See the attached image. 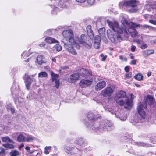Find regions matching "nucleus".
<instances>
[{
    "label": "nucleus",
    "instance_id": "obj_28",
    "mask_svg": "<svg viewBox=\"0 0 156 156\" xmlns=\"http://www.w3.org/2000/svg\"><path fill=\"white\" fill-rule=\"evenodd\" d=\"M98 32L101 36L103 37L105 34V29L104 27L100 28L98 30Z\"/></svg>",
    "mask_w": 156,
    "mask_h": 156
},
{
    "label": "nucleus",
    "instance_id": "obj_63",
    "mask_svg": "<svg viewBox=\"0 0 156 156\" xmlns=\"http://www.w3.org/2000/svg\"><path fill=\"white\" fill-rule=\"evenodd\" d=\"M96 102L97 103H101V101H100V100H97V101H96Z\"/></svg>",
    "mask_w": 156,
    "mask_h": 156
},
{
    "label": "nucleus",
    "instance_id": "obj_2",
    "mask_svg": "<svg viewBox=\"0 0 156 156\" xmlns=\"http://www.w3.org/2000/svg\"><path fill=\"white\" fill-rule=\"evenodd\" d=\"M62 35L64 38L68 41L66 44H64L65 48L72 55H76L77 52L74 49V47H75L77 49H79L80 46L74 39L73 31L71 29L64 30L62 32Z\"/></svg>",
    "mask_w": 156,
    "mask_h": 156
},
{
    "label": "nucleus",
    "instance_id": "obj_52",
    "mask_svg": "<svg viewBox=\"0 0 156 156\" xmlns=\"http://www.w3.org/2000/svg\"><path fill=\"white\" fill-rule=\"evenodd\" d=\"M136 49V47L135 46L132 45L131 46V51L132 52H134L135 51Z\"/></svg>",
    "mask_w": 156,
    "mask_h": 156
},
{
    "label": "nucleus",
    "instance_id": "obj_60",
    "mask_svg": "<svg viewBox=\"0 0 156 156\" xmlns=\"http://www.w3.org/2000/svg\"><path fill=\"white\" fill-rule=\"evenodd\" d=\"M91 128L92 129V130H94L95 131H98V128H96L95 129H94L93 128H94V127H93V126H92L91 127Z\"/></svg>",
    "mask_w": 156,
    "mask_h": 156
},
{
    "label": "nucleus",
    "instance_id": "obj_40",
    "mask_svg": "<svg viewBox=\"0 0 156 156\" xmlns=\"http://www.w3.org/2000/svg\"><path fill=\"white\" fill-rule=\"evenodd\" d=\"M119 119L121 120L124 121L126 120L127 118V115L126 114L124 115L121 116L120 115L119 117Z\"/></svg>",
    "mask_w": 156,
    "mask_h": 156
},
{
    "label": "nucleus",
    "instance_id": "obj_6",
    "mask_svg": "<svg viewBox=\"0 0 156 156\" xmlns=\"http://www.w3.org/2000/svg\"><path fill=\"white\" fill-rule=\"evenodd\" d=\"M115 89L114 85H110L101 91V95L105 97L110 96Z\"/></svg>",
    "mask_w": 156,
    "mask_h": 156
},
{
    "label": "nucleus",
    "instance_id": "obj_51",
    "mask_svg": "<svg viewBox=\"0 0 156 156\" xmlns=\"http://www.w3.org/2000/svg\"><path fill=\"white\" fill-rule=\"evenodd\" d=\"M136 59H134L132 60L130 62V64L132 65H135L136 64Z\"/></svg>",
    "mask_w": 156,
    "mask_h": 156
},
{
    "label": "nucleus",
    "instance_id": "obj_62",
    "mask_svg": "<svg viewBox=\"0 0 156 156\" xmlns=\"http://www.w3.org/2000/svg\"><path fill=\"white\" fill-rule=\"evenodd\" d=\"M52 60L53 62H56V59H55V58L53 57L52 58Z\"/></svg>",
    "mask_w": 156,
    "mask_h": 156
},
{
    "label": "nucleus",
    "instance_id": "obj_59",
    "mask_svg": "<svg viewBox=\"0 0 156 156\" xmlns=\"http://www.w3.org/2000/svg\"><path fill=\"white\" fill-rule=\"evenodd\" d=\"M24 146V144H23V143H21V145H20V146H19V149H21V148L23 147Z\"/></svg>",
    "mask_w": 156,
    "mask_h": 156
},
{
    "label": "nucleus",
    "instance_id": "obj_55",
    "mask_svg": "<svg viewBox=\"0 0 156 156\" xmlns=\"http://www.w3.org/2000/svg\"><path fill=\"white\" fill-rule=\"evenodd\" d=\"M140 146H142L144 147H148V145L147 144H145L144 143H140Z\"/></svg>",
    "mask_w": 156,
    "mask_h": 156
},
{
    "label": "nucleus",
    "instance_id": "obj_34",
    "mask_svg": "<svg viewBox=\"0 0 156 156\" xmlns=\"http://www.w3.org/2000/svg\"><path fill=\"white\" fill-rule=\"evenodd\" d=\"M51 149V146L46 147L44 148V153L46 154H48L49 153V151H50Z\"/></svg>",
    "mask_w": 156,
    "mask_h": 156
},
{
    "label": "nucleus",
    "instance_id": "obj_38",
    "mask_svg": "<svg viewBox=\"0 0 156 156\" xmlns=\"http://www.w3.org/2000/svg\"><path fill=\"white\" fill-rule=\"evenodd\" d=\"M65 151L67 153H69L70 151L72 150L73 149V147H66L65 148Z\"/></svg>",
    "mask_w": 156,
    "mask_h": 156
},
{
    "label": "nucleus",
    "instance_id": "obj_54",
    "mask_svg": "<svg viewBox=\"0 0 156 156\" xmlns=\"http://www.w3.org/2000/svg\"><path fill=\"white\" fill-rule=\"evenodd\" d=\"M124 69L125 71L126 72H129V68L128 66H126Z\"/></svg>",
    "mask_w": 156,
    "mask_h": 156
},
{
    "label": "nucleus",
    "instance_id": "obj_8",
    "mask_svg": "<svg viewBox=\"0 0 156 156\" xmlns=\"http://www.w3.org/2000/svg\"><path fill=\"white\" fill-rule=\"evenodd\" d=\"M144 101V103H141L145 104H148L150 105H155V102L154 101V98L151 95H148L147 97H145Z\"/></svg>",
    "mask_w": 156,
    "mask_h": 156
},
{
    "label": "nucleus",
    "instance_id": "obj_7",
    "mask_svg": "<svg viewBox=\"0 0 156 156\" xmlns=\"http://www.w3.org/2000/svg\"><path fill=\"white\" fill-rule=\"evenodd\" d=\"M36 74L32 75L30 76L28 75H25V83L26 88L28 90H29L30 85L32 81L34 82V83L36 84V80L34 78H31V76L33 77L35 76Z\"/></svg>",
    "mask_w": 156,
    "mask_h": 156
},
{
    "label": "nucleus",
    "instance_id": "obj_10",
    "mask_svg": "<svg viewBox=\"0 0 156 156\" xmlns=\"http://www.w3.org/2000/svg\"><path fill=\"white\" fill-rule=\"evenodd\" d=\"M74 143L82 148L85 147L87 145V143L85 142L84 139L81 137L77 138L75 141Z\"/></svg>",
    "mask_w": 156,
    "mask_h": 156
},
{
    "label": "nucleus",
    "instance_id": "obj_24",
    "mask_svg": "<svg viewBox=\"0 0 156 156\" xmlns=\"http://www.w3.org/2000/svg\"><path fill=\"white\" fill-rule=\"evenodd\" d=\"M35 140V137L31 135H28L27 137H25V141L27 142H32Z\"/></svg>",
    "mask_w": 156,
    "mask_h": 156
},
{
    "label": "nucleus",
    "instance_id": "obj_41",
    "mask_svg": "<svg viewBox=\"0 0 156 156\" xmlns=\"http://www.w3.org/2000/svg\"><path fill=\"white\" fill-rule=\"evenodd\" d=\"M139 25V26H138V27H140V25ZM140 27H142V28H148V29H150L151 28H152V27L151 26H149L148 25H146V24H144L142 26H141Z\"/></svg>",
    "mask_w": 156,
    "mask_h": 156
},
{
    "label": "nucleus",
    "instance_id": "obj_48",
    "mask_svg": "<svg viewBox=\"0 0 156 156\" xmlns=\"http://www.w3.org/2000/svg\"><path fill=\"white\" fill-rule=\"evenodd\" d=\"M147 44H143L141 46V48L143 49H145V48H147Z\"/></svg>",
    "mask_w": 156,
    "mask_h": 156
},
{
    "label": "nucleus",
    "instance_id": "obj_16",
    "mask_svg": "<svg viewBox=\"0 0 156 156\" xmlns=\"http://www.w3.org/2000/svg\"><path fill=\"white\" fill-rule=\"evenodd\" d=\"M129 27L128 31L131 34L132 36L134 37H138L137 32L134 29L136 27Z\"/></svg>",
    "mask_w": 156,
    "mask_h": 156
},
{
    "label": "nucleus",
    "instance_id": "obj_29",
    "mask_svg": "<svg viewBox=\"0 0 156 156\" xmlns=\"http://www.w3.org/2000/svg\"><path fill=\"white\" fill-rule=\"evenodd\" d=\"M3 146L5 147L6 149H13L14 148V146L12 144H4Z\"/></svg>",
    "mask_w": 156,
    "mask_h": 156
},
{
    "label": "nucleus",
    "instance_id": "obj_19",
    "mask_svg": "<svg viewBox=\"0 0 156 156\" xmlns=\"http://www.w3.org/2000/svg\"><path fill=\"white\" fill-rule=\"evenodd\" d=\"M30 55V53L28 51H24L21 54V57L25 59V61L26 62H28L29 59V58H28L27 60H26V58L29 56Z\"/></svg>",
    "mask_w": 156,
    "mask_h": 156
},
{
    "label": "nucleus",
    "instance_id": "obj_46",
    "mask_svg": "<svg viewBox=\"0 0 156 156\" xmlns=\"http://www.w3.org/2000/svg\"><path fill=\"white\" fill-rule=\"evenodd\" d=\"M149 22L150 23H151L152 24L156 25V20H149Z\"/></svg>",
    "mask_w": 156,
    "mask_h": 156
},
{
    "label": "nucleus",
    "instance_id": "obj_44",
    "mask_svg": "<svg viewBox=\"0 0 156 156\" xmlns=\"http://www.w3.org/2000/svg\"><path fill=\"white\" fill-rule=\"evenodd\" d=\"M100 43H95L94 42V46L96 49H98L100 48Z\"/></svg>",
    "mask_w": 156,
    "mask_h": 156
},
{
    "label": "nucleus",
    "instance_id": "obj_3",
    "mask_svg": "<svg viewBox=\"0 0 156 156\" xmlns=\"http://www.w3.org/2000/svg\"><path fill=\"white\" fill-rule=\"evenodd\" d=\"M115 100L116 102L120 106L124 105V108L130 109L132 106V102L126 97V93L123 91H121L115 96Z\"/></svg>",
    "mask_w": 156,
    "mask_h": 156
},
{
    "label": "nucleus",
    "instance_id": "obj_4",
    "mask_svg": "<svg viewBox=\"0 0 156 156\" xmlns=\"http://www.w3.org/2000/svg\"><path fill=\"white\" fill-rule=\"evenodd\" d=\"M139 3V1L136 0H124L121 2L119 4V5L120 6H123L131 7L129 10V11L130 12L133 13L137 11V7Z\"/></svg>",
    "mask_w": 156,
    "mask_h": 156
},
{
    "label": "nucleus",
    "instance_id": "obj_35",
    "mask_svg": "<svg viewBox=\"0 0 156 156\" xmlns=\"http://www.w3.org/2000/svg\"><path fill=\"white\" fill-rule=\"evenodd\" d=\"M25 149L29 153L32 154L35 151L34 149L31 150L30 147L28 146H26L25 148Z\"/></svg>",
    "mask_w": 156,
    "mask_h": 156
},
{
    "label": "nucleus",
    "instance_id": "obj_12",
    "mask_svg": "<svg viewBox=\"0 0 156 156\" xmlns=\"http://www.w3.org/2000/svg\"><path fill=\"white\" fill-rule=\"evenodd\" d=\"M92 80H87L85 79L82 80L80 82L79 85L82 87H86L91 84Z\"/></svg>",
    "mask_w": 156,
    "mask_h": 156
},
{
    "label": "nucleus",
    "instance_id": "obj_43",
    "mask_svg": "<svg viewBox=\"0 0 156 156\" xmlns=\"http://www.w3.org/2000/svg\"><path fill=\"white\" fill-rule=\"evenodd\" d=\"M94 1L95 0H87V2L89 5H92Z\"/></svg>",
    "mask_w": 156,
    "mask_h": 156
},
{
    "label": "nucleus",
    "instance_id": "obj_1",
    "mask_svg": "<svg viewBox=\"0 0 156 156\" xmlns=\"http://www.w3.org/2000/svg\"><path fill=\"white\" fill-rule=\"evenodd\" d=\"M121 23L124 28H122L119 26L118 23L116 21H111L109 20H107V23L109 28L115 34V35L114 33L111 30H108L107 31V34L108 38L114 44L117 42V40L120 41L122 40L121 34H123L126 36L128 35V32L126 30L127 27H137L139 25L132 22L128 23L125 19H123L121 20Z\"/></svg>",
    "mask_w": 156,
    "mask_h": 156
},
{
    "label": "nucleus",
    "instance_id": "obj_11",
    "mask_svg": "<svg viewBox=\"0 0 156 156\" xmlns=\"http://www.w3.org/2000/svg\"><path fill=\"white\" fill-rule=\"evenodd\" d=\"M145 5L146 8L148 9L156 8V2L154 1L150 0L146 1Z\"/></svg>",
    "mask_w": 156,
    "mask_h": 156
},
{
    "label": "nucleus",
    "instance_id": "obj_26",
    "mask_svg": "<svg viewBox=\"0 0 156 156\" xmlns=\"http://www.w3.org/2000/svg\"><path fill=\"white\" fill-rule=\"evenodd\" d=\"M20 152L16 150H15L10 152V156H19L20 155Z\"/></svg>",
    "mask_w": 156,
    "mask_h": 156
},
{
    "label": "nucleus",
    "instance_id": "obj_49",
    "mask_svg": "<svg viewBox=\"0 0 156 156\" xmlns=\"http://www.w3.org/2000/svg\"><path fill=\"white\" fill-rule=\"evenodd\" d=\"M75 150H77V151H78L77 153L76 152H74L73 153L74 154H78L79 155V156H80L82 155V152L81 151H79V150L77 149H75Z\"/></svg>",
    "mask_w": 156,
    "mask_h": 156
},
{
    "label": "nucleus",
    "instance_id": "obj_58",
    "mask_svg": "<svg viewBox=\"0 0 156 156\" xmlns=\"http://www.w3.org/2000/svg\"><path fill=\"white\" fill-rule=\"evenodd\" d=\"M76 1L78 2L83 3L86 0H76Z\"/></svg>",
    "mask_w": 156,
    "mask_h": 156
},
{
    "label": "nucleus",
    "instance_id": "obj_20",
    "mask_svg": "<svg viewBox=\"0 0 156 156\" xmlns=\"http://www.w3.org/2000/svg\"><path fill=\"white\" fill-rule=\"evenodd\" d=\"M87 34L90 38H93L94 37V34L92 30H91V26L89 25L87 27Z\"/></svg>",
    "mask_w": 156,
    "mask_h": 156
},
{
    "label": "nucleus",
    "instance_id": "obj_37",
    "mask_svg": "<svg viewBox=\"0 0 156 156\" xmlns=\"http://www.w3.org/2000/svg\"><path fill=\"white\" fill-rule=\"evenodd\" d=\"M87 117L90 120H94V115L91 112H89L87 115Z\"/></svg>",
    "mask_w": 156,
    "mask_h": 156
},
{
    "label": "nucleus",
    "instance_id": "obj_15",
    "mask_svg": "<svg viewBox=\"0 0 156 156\" xmlns=\"http://www.w3.org/2000/svg\"><path fill=\"white\" fill-rule=\"evenodd\" d=\"M80 74L82 76L86 77L90 76L91 75V72L90 71L82 68L80 70Z\"/></svg>",
    "mask_w": 156,
    "mask_h": 156
},
{
    "label": "nucleus",
    "instance_id": "obj_25",
    "mask_svg": "<svg viewBox=\"0 0 156 156\" xmlns=\"http://www.w3.org/2000/svg\"><path fill=\"white\" fill-rule=\"evenodd\" d=\"M2 141L3 142L13 143V141L8 136L2 137Z\"/></svg>",
    "mask_w": 156,
    "mask_h": 156
},
{
    "label": "nucleus",
    "instance_id": "obj_23",
    "mask_svg": "<svg viewBox=\"0 0 156 156\" xmlns=\"http://www.w3.org/2000/svg\"><path fill=\"white\" fill-rule=\"evenodd\" d=\"M55 1V0H54ZM60 2H61V0H56V4H58L59 5V6L62 8H66L67 5L66 4L65 2H61L59 4V3H60Z\"/></svg>",
    "mask_w": 156,
    "mask_h": 156
},
{
    "label": "nucleus",
    "instance_id": "obj_13",
    "mask_svg": "<svg viewBox=\"0 0 156 156\" xmlns=\"http://www.w3.org/2000/svg\"><path fill=\"white\" fill-rule=\"evenodd\" d=\"M106 85V83L104 81H101L99 82L95 86V90L97 91H99L104 88Z\"/></svg>",
    "mask_w": 156,
    "mask_h": 156
},
{
    "label": "nucleus",
    "instance_id": "obj_33",
    "mask_svg": "<svg viewBox=\"0 0 156 156\" xmlns=\"http://www.w3.org/2000/svg\"><path fill=\"white\" fill-rule=\"evenodd\" d=\"M55 49H56L58 51H60L62 50V47L59 44H56L54 47Z\"/></svg>",
    "mask_w": 156,
    "mask_h": 156
},
{
    "label": "nucleus",
    "instance_id": "obj_32",
    "mask_svg": "<svg viewBox=\"0 0 156 156\" xmlns=\"http://www.w3.org/2000/svg\"><path fill=\"white\" fill-rule=\"evenodd\" d=\"M53 9L51 12L52 14L55 15L59 11L58 8L56 7L53 6Z\"/></svg>",
    "mask_w": 156,
    "mask_h": 156
},
{
    "label": "nucleus",
    "instance_id": "obj_9",
    "mask_svg": "<svg viewBox=\"0 0 156 156\" xmlns=\"http://www.w3.org/2000/svg\"><path fill=\"white\" fill-rule=\"evenodd\" d=\"M51 79L53 82L55 81V87L58 88L59 84V75L56 74L54 73L52 71L51 72Z\"/></svg>",
    "mask_w": 156,
    "mask_h": 156
},
{
    "label": "nucleus",
    "instance_id": "obj_39",
    "mask_svg": "<svg viewBox=\"0 0 156 156\" xmlns=\"http://www.w3.org/2000/svg\"><path fill=\"white\" fill-rule=\"evenodd\" d=\"M83 46H85L86 48L89 49L91 47L92 44L90 43L87 44L86 43V42L83 45Z\"/></svg>",
    "mask_w": 156,
    "mask_h": 156
},
{
    "label": "nucleus",
    "instance_id": "obj_21",
    "mask_svg": "<svg viewBox=\"0 0 156 156\" xmlns=\"http://www.w3.org/2000/svg\"><path fill=\"white\" fill-rule=\"evenodd\" d=\"M154 51L153 50L150 49L144 51L143 52V54L144 57H147L149 55L154 53Z\"/></svg>",
    "mask_w": 156,
    "mask_h": 156
},
{
    "label": "nucleus",
    "instance_id": "obj_17",
    "mask_svg": "<svg viewBox=\"0 0 156 156\" xmlns=\"http://www.w3.org/2000/svg\"><path fill=\"white\" fill-rule=\"evenodd\" d=\"M87 37L85 34H82L80 38H78L77 41L79 42L80 44L83 45L85 44L87 41Z\"/></svg>",
    "mask_w": 156,
    "mask_h": 156
},
{
    "label": "nucleus",
    "instance_id": "obj_53",
    "mask_svg": "<svg viewBox=\"0 0 156 156\" xmlns=\"http://www.w3.org/2000/svg\"><path fill=\"white\" fill-rule=\"evenodd\" d=\"M45 45V43L44 42H42L39 44V46L41 47H44Z\"/></svg>",
    "mask_w": 156,
    "mask_h": 156
},
{
    "label": "nucleus",
    "instance_id": "obj_57",
    "mask_svg": "<svg viewBox=\"0 0 156 156\" xmlns=\"http://www.w3.org/2000/svg\"><path fill=\"white\" fill-rule=\"evenodd\" d=\"M101 57H103L102 58V61H105V59L107 57V56H104V55L103 54H101Z\"/></svg>",
    "mask_w": 156,
    "mask_h": 156
},
{
    "label": "nucleus",
    "instance_id": "obj_5",
    "mask_svg": "<svg viewBox=\"0 0 156 156\" xmlns=\"http://www.w3.org/2000/svg\"><path fill=\"white\" fill-rule=\"evenodd\" d=\"M146 107L145 104L141 103L139 104L137 107V111L141 119L138 120L134 119L133 120V123L142 122H143V120L146 117V114L144 110V109L146 108Z\"/></svg>",
    "mask_w": 156,
    "mask_h": 156
},
{
    "label": "nucleus",
    "instance_id": "obj_30",
    "mask_svg": "<svg viewBox=\"0 0 156 156\" xmlns=\"http://www.w3.org/2000/svg\"><path fill=\"white\" fill-rule=\"evenodd\" d=\"M47 76V74L46 72H41L39 73L38 76L39 77H46Z\"/></svg>",
    "mask_w": 156,
    "mask_h": 156
},
{
    "label": "nucleus",
    "instance_id": "obj_36",
    "mask_svg": "<svg viewBox=\"0 0 156 156\" xmlns=\"http://www.w3.org/2000/svg\"><path fill=\"white\" fill-rule=\"evenodd\" d=\"M101 38L98 35L96 36L95 37L94 42L95 43H100Z\"/></svg>",
    "mask_w": 156,
    "mask_h": 156
},
{
    "label": "nucleus",
    "instance_id": "obj_14",
    "mask_svg": "<svg viewBox=\"0 0 156 156\" xmlns=\"http://www.w3.org/2000/svg\"><path fill=\"white\" fill-rule=\"evenodd\" d=\"M79 76L78 73H75L70 76L69 81L70 83H74L78 80Z\"/></svg>",
    "mask_w": 156,
    "mask_h": 156
},
{
    "label": "nucleus",
    "instance_id": "obj_56",
    "mask_svg": "<svg viewBox=\"0 0 156 156\" xmlns=\"http://www.w3.org/2000/svg\"><path fill=\"white\" fill-rule=\"evenodd\" d=\"M130 96L131 97V99L130 100L129 99V100H131V101L133 103V102L132 101V100L134 98V96L132 94H130Z\"/></svg>",
    "mask_w": 156,
    "mask_h": 156
},
{
    "label": "nucleus",
    "instance_id": "obj_47",
    "mask_svg": "<svg viewBox=\"0 0 156 156\" xmlns=\"http://www.w3.org/2000/svg\"><path fill=\"white\" fill-rule=\"evenodd\" d=\"M91 147H89L86 148L84 150V151L85 152H88V151H91Z\"/></svg>",
    "mask_w": 156,
    "mask_h": 156
},
{
    "label": "nucleus",
    "instance_id": "obj_31",
    "mask_svg": "<svg viewBox=\"0 0 156 156\" xmlns=\"http://www.w3.org/2000/svg\"><path fill=\"white\" fill-rule=\"evenodd\" d=\"M143 77L142 75L140 73L138 74L134 77V78L136 80L139 81L142 80L143 79Z\"/></svg>",
    "mask_w": 156,
    "mask_h": 156
},
{
    "label": "nucleus",
    "instance_id": "obj_22",
    "mask_svg": "<svg viewBox=\"0 0 156 156\" xmlns=\"http://www.w3.org/2000/svg\"><path fill=\"white\" fill-rule=\"evenodd\" d=\"M44 57L42 55H39L37 57L36 60L37 63L39 65H41L44 62L43 60Z\"/></svg>",
    "mask_w": 156,
    "mask_h": 156
},
{
    "label": "nucleus",
    "instance_id": "obj_61",
    "mask_svg": "<svg viewBox=\"0 0 156 156\" xmlns=\"http://www.w3.org/2000/svg\"><path fill=\"white\" fill-rule=\"evenodd\" d=\"M10 110L12 113H13L15 112V110L13 108H10Z\"/></svg>",
    "mask_w": 156,
    "mask_h": 156
},
{
    "label": "nucleus",
    "instance_id": "obj_42",
    "mask_svg": "<svg viewBox=\"0 0 156 156\" xmlns=\"http://www.w3.org/2000/svg\"><path fill=\"white\" fill-rule=\"evenodd\" d=\"M132 73H127L125 74V78L126 79H129L131 77Z\"/></svg>",
    "mask_w": 156,
    "mask_h": 156
},
{
    "label": "nucleus",
    "instance_id": "obj_27",
    "mask_svg": "<svg viewBox=\"0 0 156 156\" xmlns=\"http://www.w3.org/2000/svg\"><path fill=\"white\" fill-rule=\"evenodd\" d=\"M25 137L22 134H20L17 138V140L18 142L25 141Z\"/></svg>",
    "mask_w": 156,
    "mask_h": 156
},
{
    "label": "nucleus",
    "instance_id": "obj_45",
    "mask_svg": "<svg viewBox=\"0 0 156 156\" xmlns=\"http://www.w3.org/2000/svg\"><path fill=\"white\" fill-rule=\"evenodd\" d=\"M119 58L122 61L126 62L127 61V59L126 57L124 58L122 55L119 56Z\"/></svg>",
    "mask_w": 156,
    "mask_h": 156
},
{
    "label": "nucleus",
    "instance_id": "obj_64",
    "mask_svg": "<svg viewBox=\"0 0 156 156\" xmlns=\"http://www.w3.org/2000/svg\"><path fill=\"white\" fill-rule=\"evenodd\" d=\"M151 73H148L147 74V76H148V77H149V76H150L151 75Z\"/></svg>",
    "mask_w": 156,
    "mask_h": 156
},
{
    "label": "nucleus",
    "instance_id": "obj_50",
    "mask_svg": "<svg viewBox=\"0 0 156 156\" xmlns=\"http://www.w3.org/2000/svg\"><path fill=\"white\" fill-rule=\"evenodd\" d=\"M5 154V150L4 149H2V150L0 152V156H3Z\"/></svg>",
    "mask_w": 156,
    "mask_h": 156
},
{
    "label": "nucleus",
    "instance_id": "obj_18",
    "mask_svg": "<svg viewBox=\"0 0 156 156\" xmlns=\"http://www.w3.org/2000/svg\"><path fill=\"white\" fill-rule=\"evenodd\" d=\"M45 41L46 42L49 44L53 43H58L59 42L55 39L50 37H48L45 38Z\"/></svg>",
    "mask_w": 156,
    "mask_h": 156
}]
</instances>
